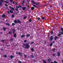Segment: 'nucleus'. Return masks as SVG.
I'll return each mask as SVG.
<instances>
[{
  "label": "nucleus",
  "instance_id": "1",
  "mask_svg": "<svg viewBox=\"0 0 63 63\" xmlns=\"http://www.w3.org/2000/svg\"><path fill=\"white\" fill-rule=\"evenodd\" d=\"M22 46L23 47L26 48H28L30 47V46L29 44L27 43L23 44Z\"/></svg>",
  "mask_w": 63,
  "mask_h": 63
},
{
  "label": "nucleus",
  "instance_id": "2",
  "mask_svg": "<svg viewBox=\"0 0 63 63\" xmlns=\"http://www.w3.org/2000/svg\"><path fill=\"white\" fill-rule=\"evenodd\" d=\"M17 21H16V20H15L14 22V23H16V24H17L18 23H20V24L21 23V22L19 20H17Z\"/></svg>",
  "mask_w": 63,
  "mask_h": 63
},
{
  "label": "nucleus",
  "instance_id": "3",
  "mask_svg": "<svg viewBox=\"0 0 63 63\" xmlns=\"http://www.w3.org/2000/svg\"><path fill=\"white\" fill-rule=\"evenodd\" d=\"M47 60L48 62L49 63H50V62L49 61H51V59H47Z\"/></svg>",
  "mask_w": 63,
  "mask_h": 63
},
{
  "label": "nucleus",
  "instance_id": "4",
  "mask_svg": "<svg viewBox=\"0 0 63 63\" xmlns=\"http://www.w3.org/2000/svg\"><path fill=\"white\" fill-rule=\"evenodd\" d=\"M52 40H53V36H52L50 37V40L51 41H52Z\"/></svg>",
  "mask_w": 63,
  "mask_h": 63
},
{
  "label": "nucleus",
  "instance_id": "5",
  "mask_svg": "<svg viewBox=\"0 0 63 63\" xmlns=\"http://www.w3.org/2000/svg\"><path fill=\"white\" fill-rule=\"evenodd\" d=\"M26 7H22V10H23V11L25 10H26Z\"/></svg>",
  "mask_w": 63,
  "mask_h": 63
},
{
  "label": "nucleus",
  "instance_id": "6",
  "mask_svg": "<svg viewBox=\"0 0 63 63\" xmlns=\"http://www.w3.org/2000/svg\"><path fill=\"white\" fill-rule=\"evenodd\" d=\"M31 9L32 10H35V8L33 7H32L31 8Z\"/></svg>",
  "mask_w": 63,
  "mask_h": 63
},
{
  "label": "nucleus",
  "instance_id": "7",
  "mask_svg": "<svg viewBox=\"0 0 63 63\" xmlns=\"http://www.w3.org/2000/svg\"><path fill=\"white\" fill-rule=\"evenodd\" d=\"M57 39H58V37L57 36H55L54 37V40L56 41L57 40Z\"/></svg>",
  "mask_w": 63,
  "mask_h": 63
},
{
  "label": "nucleus",
  "instance_id": "8",
  "mask_svg": "<svg viewBox=\"0 0 63 63\" xmlns=\"http://www.w3.org/2000/svg\"><path fill=\"white\" fill-rule=\"evenodd\" d=\"M9 7L10 8H11V9L12 10H13V11H14V10H15L14 8H13V7H12L11 6H9Z\"/></svg>",
  "mask_w": 63,
  "mask_h": 63
},
{
  "label": "nucleus",
  "instance_id": "9",
  "mask_svg": "<svg viewBox=\"0 0 63 63\" xmlns=\"http://www.w3.org/2000/svg\"><path fill=\"white\" fill-rule=\"evenodd\" d=\"M36 5H37V6H39V5H40V4L39 3L35 2V4Z\"/></svg>",
  "mask_w": 63,
  "mask_h": 63
},
{
  "label": "nucleus",
  "instance_id": "10",
  "mask_svg": "<svg viewBox=\"0 0 63 63\" xmlns=\"http://www.w3.org/2000/svg\"><path fill=\"white\" fill-rule=\"evenodd\" d=\"M32 3L33 4H35L36 3V2H34V1L33 0H32Z\"/></svg>",
  "mask_w": 63,
  "mask_h": 63
},
{
  "label": "nucleus",
  "instance_id": "11",
  "mask_svg": "<svg viewBox=\"0 0 63 63\" xmlns=\"http://www.w3.org/2000/svg\"><path fill=\"white\" fill-rule=\"evenodd\" d=\"M57 54H58V57H59V56H60V53L59 52H58Z\"/></svg>",
  "mask_w": 63,
  "mask_h": 63
},
{
  "label": "nucleus",
  "instance_id": "12",
  "mask_svg": "<svg viewBox=\"0 0 63 63\" xmlns=\"http://www.w3.org/2000/svg\"><path fill=\"white\" fill-rule=\"evenodd\" d=\"M12 31H13V33L14 34H15V29H13L12 30Z\"/></svg>",
  "mask_w": 63,
  "mask_h": 63
},
{
  "label": "nucleus",
  "instance_id": "13",
  "mask_svg": "<svg viewBox=\"0 0 63 63\" xmlns=\"http://www.w3.org/2000/svg\"><path fill=\"white\" fill-rule=\"evenodd\" d=\"M10 12L11 14H13L14 13V12L11 10H10Z\"/></svg>",
  "mask_w": 63,
  "mask_h": 63
},
{
  "label": "nucleus",
  "instance_id": "14",
  "mask_svg": "<svg viewBox=\"0 0 63 63\" xmlns=\"http://www.w3.org/2000/svg\"><path fill=\"white\" fill-rule=\"evenodd\" d=\"M5 15L4 14H3V15L2 16V17H5Z\"/></svg>",
  "mask_w": 63,
  "mask_h": 63
},
{
  "label": "nucleus",
  "instance_id": "15",
  "mask_svg": "<svg viewBox=\"0 0 63 63\" xmlns=\"http://www.w3.org/2000/svg\"><path fill=\"white\" fill-rule=\"evenodd\" d=\"M24 37H25V35H22L21 36V38H24Z\"/></svg>",
  "mask_w": 63,
  "mask_h": 63
},
{
  "label": "nucleus",
  "instance_id": "16",
  "mask_svg": "<svg viewBox=\"0 0 63 63\" xmlns=\"http://www.w3.org/2000/svg\"><path fill=\"white\" fill-rule=\"evenodd\" d=\"M14 36V37H15V38H16V34H15Z\"/></svg>",
  "mask_w": 63,
  "mask_h": 63
},
{
  "label": "nucleus",
  "instance_id": "17",
  "mask_svg": "<svg viewBox=\"0 0 63 63\" xmlns=\"http://www.w3.org/2000/svg\"><path fill=\"white\" fill-rule=\"evenodd\" d=\"M12 26H14V25H15V23H12Z\"/></svg>",
  "mask_w": 63,
  "mask_h": 63
},
{
  "label": "nucleus",
  "instance_id": "18",
  "mask_svg": "<svg viewBox=\"0 0 63 63\" xmlns=\"http://www.w3.org/2000/svg\"><path fill=\"white\" fill-rule=\"evenodd\" d=\"M31 57L32 58L34 57V55H31Z\"/></svg>",
  "mask_w": 63,
  "mask_h": 63
},
{
  "label": "nucleus",
  "instance_id": "19",
  "mask_svg": "<svg viewBox=\"0 0 63 63\" xmlns=\"http://www.w3.org/2000/svg\"><path fill=\"white\" fill-rule=\"evenodd\" d=\"M5 24H6V25H8V26H10V24H9V23H6Z\"/></svg>",
  "mask_w": 63,
  "mask_h": 63
},
{
  "label": "nucleus",
  "instance_id": "20",
  "mask_svg": "<svg viewBox=\"0 0 63 63\" xmlns=\"http://www.w3.org/2000/svg\"><path fill=\"white\" fill-rule=\"evenodd\" d=\"M42 61H43V63H47L46 61H45L44 60H43Z\"/></svg>",
  "mask_w": 63,
  "mask_h": 63
},
{
  "label": "nucleus",
  "instance_id": "21",
  "mask_svg": "<svg viewBox=\"0 0 63 63\" xmlns=\"http://www.w3.org/2000/svg\"><path fill=\"white\" fill-rule=\"evenodd\" d=\"M2 2L0 1V6H2Z\"/></svg>",
  "mask_w": 63,
  "mask_h": 63
},
{
  "label": "nucleus",
  "instance_id": "22",
  "mask_svg": "<svg viewBox=\"0 0 63 63\" xmlns=\"http://www.w3.org/2000/svg\"><path fill=\"white\" fill-rule=\"evenodd\" d=\"M3 29L4 31H5L6 30V28H5L3 27Z\"/></svg>",
  "mask_w": 63,
  "mask_h": 63
},
{
  "label": "nucleus",
  "instance_id": "23",
  "mask_svg": "<svg viewBox=\"0 0 63 63\" xmlns=\"http://www.w3.org/2000/svg\"><path fill=\"white\" fill-rule=\"evenodd\" d=\"M31 50L32 51H34V49H33V48H32L31 49Z\"/></svg>",
  "mask_w": 63,
  "mask_h": 63
},
{
  "label": "nucleus",
  "instance_id": "24",
  "mask_svg": "<svg viewBox=\"0 0 63 63\" xmlns=\"http://www.w3.org/2000/svg\"><path fill=\"white\" fill-rule=\"evenodd\" d=\"M30 36V34H27L26 35V36L27 37H29Z\"/></svg>",
  "mask_w": 63,
  "mask_h": 63
},
{
  "label": "nucleus",
  "instance_id": "25",
  "mask_svg": "<svg viewBox=\"0 0 63 63\" xmlns=\"http://www.w3.org/2000/svg\"><path fill=\"white\" fill-rule=\"evenodd\" d=\"M11 58L12 59V58H13V57H14V56H12V55H11L10 56Z\"/></svg>",
  "mask_w": 63,
  "mask_h": 63
},
{
  "label": "nucleus",
  "instance_id": "26",
  "mask_svg": "<svg viewBox=\"0 0 63 63\" xmlns=\"http://www.w3.org/2000/svg\"><path fill=\"white\" fill-rule=\"evenodd\" d=\"M42 20L45 19V17H42Z\"/></svg>",
  "mask_w": 63,
  "mask_h": 63
},
{
  "label": "nucleus",
  "instance_id": "27",
  "mask_svg": "<svg viewBox=\"0 0 63 63\" xmlns=\"http://www.w3.org/2000/svg\"><path fill=\"white\" fill-rule=\"evenodd\" d=\"M30 2V1L29 0H28L27 1V2L28 3V4H30V3H29V2Z\"/></svg>",
  "mask_w": 63,
  "mask_h": 63
},
{
  "label": "nucleus",
  "instance_id": "28",
  "mask_svg": "<svg viewBox=\"0 0 63 63\" xmlns=\"http://www.w3.org/2000/svg\"><path fill=\"white\" fill-rule=\"evenodd\" d=\"M12 17H13V18H14V17H15V16H14V15H12Z\"/></svg>",
  "mask_w": 63,
  "mask_h": 63
},
{
  "label": "nucleus",
  "instance_id": "29",
  "mask_svg": "<svg viewBox=\"0 0 63 63\" xmlns=\"http://www.w3.org/2000/svg\"><path fill=\"white\" fill-rule=\"evenodd\" d=\"M52 46V43H51L50 44V47H51Z\"/></svg>",
  "mask_w": 63,
  "mask_h": 63
},
{
  "label": "nucleus",
  "instance_id": "30",
  "mask_svg": "<svg viewBox=\"0 0 63 63\" xmlns=\"http://www.w3.org/2000/svg\"><path fill=\"white\" fill-rule=\"evenodd\" d=\"M4 2L6 3H7V4H9V2L7 1H4Z\"/></svg>",
  "mask_w": 63,
  "mask_h": 63
},
{
  "label": "nucleus",
  "instance_id": "31",
  "mask_svg": "<svg viewBox=\"0 0 63 63\" xmlns=\"http://www.w3.org/2000/svg\"><path fill=\"white\" fill-rule=\"evenodd\" d=\"M52 50L53 51H55V48H54Z\"/></svg>",
  "mask_w": 63,
  "mask_h": 63
},
{
  "label": "nucleus",
  "instance_id": "32",
  "mask_svg": "<svg viewBox=\"0 0 63 63\" xmlns=\"http://www.w3.org/2000/svg\"><path fill=\"white\" fill-rule=\"evenodd\" d=\"M27 17H26V16H25L24 17V19H26V18H27Z\"/></svg>",
  "mask_w": 63,
  "mask_h": 63
},
{
  "label": "nucleus",
  "instance_id": "33",
  "mask_svg": "<svg viewBox=\"0 0 63 63\" xmlns=\"http://www.w3.org/2000/svg\"><path fill=\"white\" fill-rule=\"evenodd\" d=\"M1 42L3 43H4V39H2L1 40Z\"/></svg>",
  "mask_w": 63,
  "mask_h": 63
},
{
  "label": "nucleus",
  "instance_id": "34",
  "mask_svg": "<svg viewBox=\"0 0 63 63\" xmlns=\"http://www.w3.org/2000/svg\"><path fill=\"white\" fill-rule=\"evenodd\" d=\"M26 42H27L26 40H25L24 41V43H26Z\"/></svg>",
  "mask_w": 63,
  "mask_h": 63
},
{
  "label": "nucleus",
  "instance_id": "35",
  "mask_svg": "<svg viewBox=\"0 0 63 63\" xmlns=\"http://www.w3.org/2000/svg\"><path fill=\"white\" fill-rule=\"evenodd\" d=\"M7 13L8 14H9V15H10V12H9V11H8L7 12Z\"/></svg>",
  "mask_w": 63,
  "mask_h": 63
},
{
  "label": "nucleus",
  "instance_id": "36",
  "mask_svg": "<svg viewBox=\"0 0 63 63\" xmlns=\"http://www.w3.org/2000/svg\"><path fill=\"white\" fill-rule=\"evenodd\" d=\"M16 8H19V6H16Z\"/></svg>",
  "mask_w": 63,
  "mask_h": 63
},
{
  "label": "nucleus",
  "instance_id": "37",
  "mask_svg": "<svg viewBox=\"0 0 63 63\" xmlns=\"http://www.w3.org/2000/svg\"><path fill=\"white\" fill-rule=\"evenodd\" d=\"M16 11L17 12V11H18V9L17 8H16Z\"/></svg>",
  "mask_w": 63,
  "mask_h": 63
},
{
  "label": "nucleus",
  "instance_id": "38",
  "mask_svg": "<svg viewBox=\"0 0 63 63\" xmlns=\"http://www.w3.org/2000/svg\"><path fill=\"white\" fill-rule=\"evenodd\" d=\"M4 57H7V55H4Z\"/></svg>",
  "mask_w": 63,
  "mask_h": 63
},
{
  "label": "nucleus",
  "instance_id": "39",
  "mask_svg": "<svg viewBox=\"0 0 63 63\" xmlns=\"http://www.w3.org/2000/svg\"><path fill=\"white\" fill-rule=\"evenodd\" d=\"M33 6H34V7H35V8H37V6H36V5H33Z\"/></svg>",
  "mask_w": 63,
  "mask_h": 63
},
{
  "label": "nucleus",
  "instance_id": "40",
  "mask_svg": "<svg viewBox=\"0 0 63 63\" xmlns=\"http://www.w3.org/2000/svg\"><path fill=\"white\" fill-rule=\"evenodd\" d=\"M60 35H61V34H59L58 35V36H60Z\"/></svg>",
  "mask_w": 63,
  "mask_h": 63
},
{
  "label": "nucleus",
  "instance_id": "41",
  "mask_svg": "<svg viewBox=\"0 0 63 63\" xmlns=\"http://www.w3.org/2000/svg\"><path fill=\"white\" fill-rule=\"evenodd\" d=\"M19 63H22V62H21V61H19L18 62Z\"/></svg>",
  "mask_w": 63,
  "mask_h": 63
},
{
  "label": "nucleus",
  "instance_id": "42",
  "mask_svg": "<svg viewBox=\"0 0 63 63\" xmlns=\"http://www.w3.org/2000/svg\"><path fill=\"white\" fill-rule=\"evenodd\" d=\"M10 2H13V0H10Z\"/></svg>",
  "mask_w": 63,
  "mask_h": 63
},
{
  "label": "nucleus",
  "instance_id": "43",
  "mask_svg": "<svg viewBox=\"0 0 63 63\" xmlns=\"http://www.w3.org/2000/svg\"><path fill=\"white\" fill-rule=\"evenodd\" d=\"M34 44V42H31V44Z\"/></svg>",
  "mask_w": 63,
  "mask_h": 63
},
{
  "label": "nucleus",
  "instance_id": "44",
  "mask_svg": "<svg viewBox=\"0 0 63 63\" xmlns=\"http://www.w3.org/2000/svg\"><path fill=\"white\" fill-rule=\"evenodd\" d=\"M18 54L19 55H20V54H21V53L19 52L18 53Z\"/></svg>",
  "mask_w": 63,
  "mask_h": 63
},
{
  "label": "nucleus",
  "instance_id": "45",
  "mask_svg": "<svg viewBox=\"0 0 63 63\" xmlns=\"http://www.w3.org/2000/svg\"><path fill=\"white\" fill-rule=\"evenodd\" d=\"M37 19H38V20H40V18L39 17H38L37 18Z\"/></svg>",
  "mask_w": 63,
  "mask_h": 63
},
{
  "label": "nucleus",
  "instance_id": "46",
  "mask_svg": "<svg viewBox=\"0 0 63 63\" xmlns=\"http://www.w3.org/2000/svg\"><path fill=\"white\" fill-rule=\"evenodd\" d=\"M29 21L30 22H31L32 21V20H31V19H30L29 20Z\"/></svg>",
  "mask_w": 63,
  "mask_h": 63
},
{
  "label": "nucleus",
  "instance_id": "47",
  "mask_svg": "<svg viewBox=\"0 0 63 63\" xmlns=\"http://www.w3.org/2000/svg\"><path fill=\"white\" fill-rule=\"evenodd\" d=\"M60 33H61V34H62V35H63V32H60Z\"/></svg>",
  "mask_w": 63,
  "mask_h": 63
},
{
  "label": "nucleus",
  "instance_id": "48",
  "mask_svg": "<svg viewBox=\"0 0 63 63\" xmlns=\"http://www.w3.org/2000/svg\"><path fill=\"white\" fill-rule=\"evenodd\" d=\"M51 33L52 34H53V31H51Z\"/></svg>",
  "mask_w": 63,
  "mask_h": 63
},
{
  "label": "nucleus",
  "instance_id": "49",
  "mask_svg": "<svg viewBox=\"0 0 63 63\" xmlns=\"http://www.w3.org/2000/svg\"><path fill=\"white\" fill-rule=\"evenodd\" d=\"M10 40L11 41H13V38H11V39Z\"/></svg>",
  "mask_w": 63,
  "mask_h": 63
},
{
  "label": "nucleus",
  "instance_id": "50",
  "mask_svg": "<svg viewBox=\"0 0 63 63\" xmlns=\"http://www.w3.org/2000/svg\"><path fill=\"white\" fill-rule=\"evenodd\" d=\"M24 56L25 57H26L27 56H26V55L25 54L24 55Z\"/></svg>",
  "mask_w": 63,
  "mask_h": 63
},
{
  "label": "nucleus",
  "instance_id": "51",
  "mask_svg": "<svg viewBox=\"0 0 63 63\" xmlns=\"http://www.w3.org/2000/svg\"><path fill=\"white\" fill-rule=\"evenodd\" d=\"M61 30L62 31H63V28H62L61 29Z\"/></svg>",
  "mask_w": 63,
  "mask_h": 63
},
{
  "label": "nucleus",
  "instance_id": "52",
  "mask_svg": "<svg viewBox=\"0 0 63 63\" xmlns=\"http://www.w3.org/2000/svg\"><path fill=\"white\" fill-rule=\"evenodd\" d=\"M5 5L6 6V7H8V6L7 5V4H5Z\"/></svg>",
  "mask_w": 63,
  "mask_h": 63
},
{
  "label": "nucleus",
  "instance_id": "53",
  "mask_svg": "<svg viewBox=\"0 0 63 63\" xmlns=\"http://www.w3.org/2000/svg\"><path fill=\"white\" fill-rule=\"evenodd\" d=\"M1 0V2H4V0Z\"/></svg>",
  "mask_w": 63,
  "mask_h": 63
},
{
  "label": "nucleus",
  "instance_id": "54",
  "mask_svg": "<svg viewBox=\"0 0 63 63\" xmlns=\"http://www.w3.org/2000/svg\"><path fill=\"white\" fill-rule=\"evenodd\" d=\"M9 34H11V32H9Z\"/></svg>",
  "mask_w": 63,
  "mask_h": 63
},
{
  "label": "nucleus",
  "instance_id": "55",
  "mask_svg": "<svg viewBox=\"0 0 63 63\" xmlns=\"http://www.w3.org/2000/svg\"><path fill=\"white\" fill-rule=\"evenodd\" d=\"M24 4H23V3H22V5L23 6H24V5H23Z\"/></svg>",
  "mask_w": 63,
  "mask_h": 63
},
{
  "label": "nucleus",
  "instance_id": "56",
  "mask_svg": "<svg viewBox=\"0 0 63 63\" xmlns=\"http://www.w3.org/2000/svg\"><path fill=\"white\" fill-rule=\"evenodd\" d=\"M25 2V0H23V3H24Z\"/></svg>",
  "mask_w": 63,
  "mask_h": 63
},
{
  "label": "nucleus",
  "instance_id": "57",
  "mask_svg": "<svg viewBox=\"0 0 63 63\" xmlns=\"http://www.w3.org/2000/svg\"><path fill=\"white\" fill-rule=\"evenodd\" d=\"M55 56V54H53V56Z\"/></svg>",
  "mask_w": 63,
  "mask_h": 63
},
{
  "label": "nucleus",
  "instance_id": "58",
  "mask_svg": "<svg viewBox=\"0 0 63 63\" xmlns=\"http://www.w3.org/2000/svg\"><path fill=\"white\" fill-rule=\"evenodd\" d=\"M54 43H55L54 41H53L52 43L53 44H54Z\"/></svg>",
  "mask_w": 63,
  "mask_h": 63
},
{
  "label": "nucleus",
  "instance_id": "59",
  "mask_svg": "<svg viewBox=\"0 0 63 63\" xmlns=\"http://www.w3.org/2000/svg\"><path fill=\"white\" fill-rule=\"evenodd\" d=\"M19 7H20V8H22L21 6L20 5H19Z\"/></svg>",
  "mask_w": 63,
  "mask_h": 63
},
{
  "label": "nucleus",
  "instance_id": "60",
  "mask_svg": "<svg viewBox=\"0 0 63 63\" xmlns=\"http://www.w3.org/2000/svg\"><path fill=\"white\" fill-rule=\"evenodd\" d=\"M2 22H3V21H0V23H2Z\"/></svg>",
  "mask_w": 63,
  "mask_h": 63
},
{
  "label": "nucleus",
  "instance_id": "61",
  "mask_svg": "<svg viewBox=\"0 0 63 63\" xmlns=\"http://www.w3.org/2000/svg\"><path fill=\"white\" fill-rule=\"evenodd\" d=\"M16 54H18V52H16Z\"/></svg>",
  "mask_w": 63,
  "mask_h": 63
},
{
  "label": "nucleus",
  "instance_id": "62",
  "mask_svg": "<svg viewBox=\"0 0 63 63\" xmlns=\"http://www.w3.org/2000/svg\"><path fill=\"white\" fill-rule=\"evenodd\" d=\"M13 4H15V2L13 1Z\"/></svg>",
  "mask_w": 63,
  "mask_h": 63
},
{
  "label": "nucleus",
  "instance_id": "63",
  "mask_svg": "<svg viewBox=\"0 0 63 63\" xmlns=\"http://www.w3.org/2000/svg\"><path fill=\"white\" fill-rule=\"evenodd\" d=\"M1 50L3 51V49H1Z\"/></svg>",
  "mask_w": 63,
  "mask_h": 63
},
{
  "label": "nucleus",
  "instance_id": "64",
  "mask_svg": "<svg viewBox=\"0 0 63 63\" xmlns=\"http://www.w3.org/2000/svg\"><path fill=\"white\" fill-rule=\"evenodd\" d=\"M29 8L30 7V6L29 5L27 6Z\"/></svg>",
  "mask_w": 63,
  "mask_h": 63
}]
</instances>
